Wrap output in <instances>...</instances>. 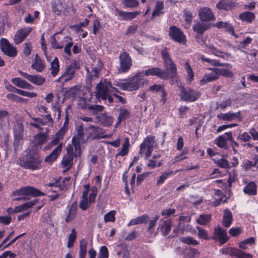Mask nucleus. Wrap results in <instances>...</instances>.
I'll return each instance as SVG.
<instances>
[{
	"label": "nucleus",
	"mask_w": 258,
	"mask_h": 258,
	"mask_svg": "<svg viewBox=\"0 0 258 258\" xmlns=\"http://www.w3.org/2000/svg\"><path fill=\"white\" fill-rule=\"evenodd\" d=\"M216 144L220 148H226L227 147V141L223 136H220L215 140Z\"/></svg>",
	"instance_id": "4d7b16f0"
},
{
	"label": "nucleus",
	"mask_w": 258,
	"mask_h": 258,
	"mask_svg": "<svg viewBox=\"0 0 258 258\" xmlns=\"http://www.w3.org/2000/svg\"><path fill=\"white\" fill-rule=\"evenodd\" d=\"M77 205L74 203L69 208L68 213L65 219L66 222H71L75 219L77 214Z\"/></svg>",
	"instance_id": "72a5a7b5"
},
{
	"label": "nucleus",
	"mask_w": 258,
	"mask_h": 258,
	"mask_svg": "<svg viewBox=\"0 0 258 258\" xmlns=\"http://www.w3.org/2000/svg\"><path fill=\"white\" fill-rule=\"evenodd\" d=\"M87 129L91 130L94 134V138L95 139H105L111 138L112 135L105 134L102 128L95 126L93 125L88 126Z\"/></svg>",
	"instance_id": "4be33fe9"
},
{
	"label": "nucleus",
	"mask_w": 258,
	"mask_h": 258,
	"mask_svg": "<svg viewBox=\"0 0 258 258\" xmlns=\"http://www.w3.org/2000/svg\"><path fill=\"white\" fill-rule=\"evenodd\" d=\"M74 71L71 69L68 70L60 77H59L57 81L59 82L63 81L66 82L72 79L74 76Z\"/></svg>",
	"instance_id": "37998d69"
},
{
	"label": "nucleus",
	"mask_w": 258,
	"mask_h": 258,
	"mask_svg": "<svg viewBox=\"0 0 258 258\" xmlns=\"http://www.w3.org/2000/svg\"><path fill=\"white\" fill-rule=\"evenodd\" d=\"M120 68L118 70L119 73H125L131 68L132 64L131 58L126 52H123L120 55Z\"/></svg>",
	"instance_id": "9b49d317"
},
{
	"label": "nucleus",
	"mask_w": 258,
	"mask_h": 258,
	"mask_svg": "<svg viewBox=\"0 0 258 258\" xmlns=\"http://www.w3.org/2000/svg\"><path fill=\"white\" fill-rule=\"evenodd\" d=\"M258 161V157H256V160L254 163L248 160H245L243 161L242 167L246 170L249 169L252 167L255 166Z\"/></svg>",
	"instance_id": "e2e57ef3"
},
{
	"label": "nucleus",
	"mask_w": 258,
	"mask_h": 258,
	"mask_svg": "<svg viewBox=\"0 0 258 258\" xmlns=\"http://www.w3.org/2000/svg\"><path fill=\"white\" fill-rule=\"evenodd\" d=\"M41 162L38 151L35 149L29 150L26 156L22 159H20L18 164L25 169L33 170H37L39 168Z\"/></svg>",
	"instance_id": "f03ea898"
},
{
	"label": "nucleus",
	"mask_w": 258,
	"mask_h": 258,
	"mask_svg": "<svg viewBox=\"0 0 258 258\" xmlns=\"http://www.w3.org/2000/svg\"><path fill=\"white\" fill-rule=\"evenodd\" d=\"M130 147V140L126 138L122 146L121 150L116 154V156H124L128 154Z\"/></svg>",
	"instance_id": "f704fd0d"
},
{
	"label": "nucleus",
	"mask_w": 258,
	"mask_h": 258,
	"mask_svg": "<svg viewBox=\"0 0 258 258\" xmlns=\"http://www.w3.org/2000/svg\"><path fill=\"white\" fill-rule=\"evenodd\" d=\"M8 99L13 100L17 102H23L25 99L14 94H8L7 95Z\"/></svg>",
	"instance_id": "774afa93"
},
{
	"label": "nucleus",
	"mask_w": 258,
	"mask_h": 258,
	"mask_svg": "<svg viewBox=\"0 0 258 258\" xmlns=\"http://www.w3.org/2000/svg\"><path fill=\"white\" fill-rule=\"evenodd\" d=\"M123 3L127 8H135L139 5V2L137 0H123Z\"/></svg>",
	"instance_id": "0e129e2a"
},
{
	"label": "nucleus",
	"mask_w": 258,
	"mask_h": 258,
	"mask_svg": "<svg viewBox=\"0 0 258 258\" xmlns=\"http://www.w3.org/2000/svg\"><path fill=\"white\" fill-rule=\"evenodd\" d=\"M52 11L56 15H60L64 10V6L60 0H54L51 4Z\"/></svg>",
	"instance_id": "c756f323"
},
{
	"label": "nucleus",
	"mask_w": 258,
	"mask_h": 258,
	"mask_svg": "<svg viewBox=\"0 0 258 258\" xmlns=\"http://www.w3.org/2000/svg\"><path fill=\"white\" fill-rule=\"evenodd\" d=\"M197 229L198 230V236L200 238L204 239H208V233L205 229L200 227H197Z\"/></svg>",
	"instance_id": "69168bd1"
},
{
	"label": "nucleus",
	"mask_w": 258,
	"mask_h": 258,
	"mask_svg": "<svg viewBox=\"0 0 258 258\" xmlns=\"http://www.w3.org/2000/svg\"><path fill=\"white\" fill-rule=\"evenodd\" d=\"M169 35L173 41L180 44L184 45L186 42V36L176 26H172L169 27Z\"/></svg>",
	"instance_id": "0eeeda50"
},
{
	"label": "nucleus",
	"mask_w": 258,
	"mask_h": 258,
	"mask_svg": "<svg viewBox=\"0 0 258 258\" xmlns=\"http://www.w3.org/2000/svg\"><path fill=\"white\" fill-rule=\"evenodd\" d=\"M14 196H18L14 200H26L30 198V197H38L44 195V194L39 190L31 186H26L23 188L16 190L13 192Z\"/></svg>",
	"instance_id": "20e7f679"
},
{
	"label": "nucleus",
	"mask_w": 258,
	"mask_h": 258,
	"mask_svg": "<svg viewBox=\"0 0 258 258\" xmlns=\"http://www.w3.org/2000/svg\"><path fill=\"white\" fill-rule=\"evenodd\" d=\"M19 73L22 76H23L25 79H27L29 81L36 85H42L45 82V78L39 75H29L27 73L23 72L21 71H19Z\"/></svg>",
	"instance_id": "dca6fc26"
},
{
	"label": "nucleus",
	"mask_w": 258,
	"mask_h": 258,
	"mask_svg": "<svg viewBox=\"0 0 258 258\" xmlns=\"http://www.w3.org/2000/svg\"><path fill=\"white\" fill-rule=\"evenodd\" d=\"M243 190L246 194L255 195L256 194V185L254 182H250L244 187Z\"/></svg>",
	"instance_id": "58836bf2"
},
{
	"label": "nucleus",
	"mask_w": 258,
	"mask_h": 258,
	"mask_svg": "<svg viewBox=\"0 0 258 258\" xmlns=\"http://www.w3.org/2000/svg\"><path fill=\"white\" fill-rule=\"evenodd\" d=\"M37 203V200H33L31 201L27 202L24 204L19 205L14 208L13 213H18L21 212L26 211L29 208L32 207Z\"/></svg>",
	"instance_id": "bb28decb"
},
{
	"label": "nucleus",
	"mask_w": 258,
	"mask_h": 258,
	"mask_svg": "<svg viewBox=\"0 0 258 258\" xmlns=\"http://www.w3.org/2000/svg\"><path fill=\"white\" fill-rule=\"evenodd\" d=\"M210 52H211L213 54L219 56V57H222L223 56L222 53L220 51L218 50V49L214 46L213 44H209V45L207 46Z\"/></svg>",
	"instance_id": "680f3d73"
},
{
	"label": "nucleus",
	"mask_w": 258,
	"mask_h": 258,
	"mask_svg": "<svg viewBox=\"0 0 258 258\" xmlns=\"http://www.w3.org/2000/svg\"><path fill=\"white\" fill-rule=\"evenodd\" d=\"M103 67V62L101 59H98L97 63L96 66H92L91 68L89 67H86L87 72V76L89 79L92 80L98 77L99 72Z\"/></svg>",
	"instance_id": "4468645a"
},
{
	"label": "nucleus",
	"mask_w": 258,
	"mask_h": 258,
	"mask_svg": "<svg viewBox=\"0 0 258 258\" xmlns=\"http://www.w3.org/2000/svg\"><path fill=\"white\" fill-rule=\"evenodd\" d=\"M86 108L92 110V114L96 116V115H98L97 112L102 111L104 109V107L99 105H87Z\"/></svg>",
	"instance_id": "3c124183"
},
{
	"label": "nucleus",
	"mask_w": 258,
	"mask_h": 258,
	"mask_svg": "<svg viewBox=\"0 0 258 258\" xmlns=\"http://www.w3.org/2000/svg\"><path fill=\"white\" fill-rule=\"evenodd\" d=\"M31 68L38 72H41L45 68L44 61L38 56L37 54L35 55V60L31 65Z\"/></svg>",
	"instance_id": "7c9ffc66"
},
{
	"label": "nucleus",
	"mask_w": 258,
	"mask_h": 258,
	"mask_svg": "<svg viewBox=\"0 0 258 258\" xmlns=\"http://www.w3.org/2000/svg\"><path fill=\"white\" fill-rule=\"evenodd\" d=\"M142 77L145 76H156L162 79H167L168 75L167 73L159 68H152L147 70L139 71Z\"/></svg>",
	"instance_id": "f8f14e48"
},
{
	"label": "nucleus",
	"mask_w": 258,
	"mask_h": 258,
	"mask_svg": "<svg viewBox=\"0 0 258 258\" xmlns=\"http://www.w3.org/2000/svg\"><path fill=\"white\" fill-rule=\"evenodd\" d=\"M51 74L55 77L59 71V64L58 58L55 57L50 63Z\"/></svg>",
	"instance_id": "ea45409f"
},
{
	"label": "nucleus",
	"mask_w": 258,
	"mask_h": 258,
	"mask_svg": "<svg viewBox=\"0 0 258 258\" xmlns=\"http://www.w3.org/2000/svg\"><path fill=\"white\" fill-rule=\"evenodd\" d=\"M236 7V3L233 2H219L216 5V7L219 10H224L226 11L231 10Z\"/></svg>",
	"instance_id": "473e14b6"
},
{
	"label": "nucleus",
	"mask_w": 258,
	"mask_h": 258,
	"mask_svg": "<svg viewBox=\"0 0 258 258\" xmlns=\"http://www.w3.org/2000/svg\"><path fill=\"white\" fill-rule=\"evenodd\" d=\"M96 196L95 193L91 192L89 194V197H82V200L79 205L80 208L82 210H86L89 208L90 205L95 201Z\"/></svg>",
	"instance_id": "5701e85b"
},
{
	"label": "nucleus",
	"mask_w": 258,
	"mask_h": 258,
	"mask_svg": "<svg viewBox=\"0 0 258 258\" xmlns=\"http://www.w3.org/2000/svg\"><path fill=\"white\" fill-rule=\"evenodd\" d=\"M162 57L164 59L166 67L172 74H176L177 69L175 64L172 61L167 49L165 48L161 51Z\"/></svg>",
	"instance_id": "ddd939ff"
},
{
	"label": "nucleus",
	"mask_w": 258,
	"mask_h": 258,
	"mask_svg": "<svg viewBox=\"0 0 258 258\" xmlns=\"http://www.w3.org/2000/svg\"><path fill=\"white\" fill-rule=\"evenodd\" d=\"M239 17L241 20L248 23H251L255 19L254 14L250 12L242 13L239 15Z\"/></svg>",
	"instance_id": "c03bdc74"
},
{
	"label": "nucleus",
	"mask_w": 258,
	"mask_h": 258,
	"mask_svg": "<svg viewBox=\"0 0 258 258\" xmlns=\"http://www.w3.org/2000/svg\"><path fill=\"white\" fill-rule=\"evenodd\" d=\"M32 30V28L31 27H28L17 31L13 39L14 42L17 44L22 42L31 33Z\"/></svg>",
	"instance_id": "2eb2a0df"
},
{
	"label": "nucleus",
	"mask_w": 258,
	"mask_h": 258,
	"mask_svg": "<svg viewBox=\"0 0 258 258\" xmlns=\"http://www.w3.org/2000/svg\"><path fill=\"white\" fill-rule=\"evenodd\" d=\"M164 4L162 1H158L155 4V6L152 13V18L159 16L163 12Z\"/></svg>",
	"instance_id": "4c0bfd02"
},
{
	"label": "nucleus",
	"mask_w": 258,
	"mask_h": 258,
	"mask_svg": "<svg viewBox=\"0 0 258 258\" xmlns=\"http://www.w3.org/2000/svg\"><path fill=\"white\" fill-rule=\"evenodd\" d=\"M155 143V137L148 136L144 140L140 147L139 155L140 157L145 156V159L149 158L152 154Z\"/></svg>",
	"instance_id": "39448f33"
},
{
	"label": "nucleus",
	"mask_w": 258,
	"mask_h": 258,
	"mask_svg": "<svg viewBox=\"0 0 258 258\" xmlns=\"http://www.w3.org/2000/svg\"><path fill=\"white\" fill-rule=\"evenodd\" d=\"M116 212L114 210L110 211L105 214L104 216V221L105 223L111 222H114L115 221V216Z\"/></svg>",
	"instance_id": "5fc2aeb1"
},
{
	"label": "nucleus",
	"mask_w": 258,
	"mask_h": 258,
	"mask_svg": "<svg viewBox=\"0 0 258 258\" xmlns=\"http://www.w3.org/2000/svg\"><path fill=\"white\" fill-rule=\"evenodd\" d=\"M221 251L223 254H228L231 256H235L236 258H252V255L251 254L234 247L223 248Z\"/></svg>",
	"instance_id": "6e6552de"
},
{
	"label": "nucleus",
	"mask_w": 258,
	"mask_h": 258,
	"mask_svg": "<svg viewBox=\"0 0 258 258\" xmlns=\"http://www.w3.org/2000/svg\"><path fill=\"white\" fill-rule=\"evenodd\" d=\"M23 125L21 122H17L15 125L14 131V137L15 138L20 140L23 138Z\"/></svg>",
	"instance_id": "79ce46f5"
},
{
	"label": "nucleus",
	"mask_w": 258,
	"mask_h": 258,
	"mask_svg": "<svg viewBox=\"0 0 258 258\" xmlns=\"http://www.w3.org/2000/svg\"><path fill=\"white\" fill-rule=\"evenodd\" d=\"M57 145H58L52 151V152L46 157L45 159V162L51 163L57 159L62 150V143H59V142L54 138L47 146H45L44 149L47 150Z\"/></svg>",
	"instance_id": "423d86ee"
},
{
	"label": "nucleus",
	"mask_w": 258,
	"mask_h": 258,
	"mask_svg": "<svg viewBox=\"0 0 258 258\" xmlns=\"http://www.w3.org/2000/svg\"><path fill=\"white\" fill-rule=\"evenodd\" d=\"M172 223L170 220H161L160 221L159 228L160 229L163 235H168L171 228Z\"/></svg>",
	"instance_id": "c85d7f7f"
},
{
	"label": "nucleus",
	"mask_w": 258,
	"mask_h": 258,
	"mask_svg": "<svg viewBox=\"0 0 258 258\" xmlns=\"http://www.w3.org/2000/svg\"><path fill=\"white\" fill-rule=\"evenodd\" d=\"M13 90L12 91L15 92L23 96H26L29 98H33L37 96V94L34 92H26L25 91L20 90L15 87H13Z\"/></svg>",
	"instance_id": "09e8293b"
},
{
	"label": "nucleus",
	"mask_w": 258,
	"mask_h": 258,
	"mask_svg": "<svg viewBox=\"0 0 258 258\" xmlns=\"http://www.w3.org/2000/svg\"><path fill=\"white\" fill-rule=\"evenodd\" d=\"M115 16H118V19L121 21H131L140 14V12L138 11L127 12L120 11L117 9H115Z\"/></svg>",
	"instance_id": "f3484780"
},
{
	"label": "nucleus",
	"mask_w": 258,
	"mask_h": 258,
	"mask_svg": "<svg viewBox=\"0 0 258 258\" xmlns=\"http://www.w3.org/2000/svg\"><path fill=\"white\" fill-rule=\"evenodd\" d=\"M0 47L4 54L10 57H15L17 54L16 48L6 38H2L1 39Z\"/></svg>",
	"instance_id": "9d476101"
},
{
	"label": "nucleus",
	"mask_w": 258,
	"mask_h": 258,
	"mask_svg": "<svg viewBox=\"0 0 258 258\" xmlns=\"http://www.w3.org/2000/svg\"><path fill=\"white\" fill-rule=\"evenodd\" d=\"M240 115V112L232 113L228 112L227 113H221L217 115V118L223 121H232Z\"/></svg>",
	"instance_id": "a878e982"
},
{
	"label": "nucleus",
	"mask_w": 258,
	"mask_h": 258,
	"mask_svg": "<svg viewBox=\"0 0 258 258\" xmlns=\"http://www.w3.org/2000/svg\"><path fill=\"white\" fill-rule=\"evenodd\" d=\"M108 250L105 246H102L100 248L98 258H108Z\"/></svg>",
	"instance_id": "052dcab7"
},
{
	"label": "nucleus",
	"mask_w": 258,
	"mask_h": 258,
	"mask_svg": "<svg viewBox=\"0 0 258 258\" xmlns=\"http://www.w3.org/2000/svg\"><path fill=\"white\" fill-rule=\"evenodd\" d=\"M210 28V25L203 22H198L193 26V30L197 33L202 34Z\"/></svg>",
	"instance_id": "e433bc0d"
},
{
	"label": "nucleus",
	"mask_w": 258,
	"mask_h": 258,
	"mask_svg": "<svg viewBox=\"0 0 258 258\" xmlns=\"http://www.w3.org/2000/svg\"><path fill=\"white\" fill-rule=\"evenodd\" d=\"M232 219V213L228 209L225 210L223 217V225L226 227H229L231 224Z\"/></svg>",
	"instance_id": "c9c22d12"
},
{
	"label": "nucleus",
	"mask_w": 258,
	"mask_h": 258,
	"mask_svg": "<svg viewBox=\"0 0 258 258\" xmlns=\"http://www.w3.org/2000/svg\"><path fill=\"white\" fill-rule=\"evenodd\" d=\"M209 70L211 72L205 73L202 79L200 80V84L201 85H205L208 83L214 81L219 78L216 69L209 68Z\"/></svg>",
	"instance_id": "a211bd4d"
},
{
	"label": "nucleus",
	"mask_w": 258,
	"mask_h": 258,
	"mask_svg": "<svg viewBox=\"0 0 258 258\" xmlns=\"http://www.w3.org/2000/svg\"><path fill=\"white\" fill-rule=\"evenodd\" d=\"M180 240L182 242L188 244L196 245L198 244V242L190 237H182L180 238Z\"/></svg>",
	"instance_id": "13d9d810"
},
{
	"label": "nucleus",
	"mask_w": 258,
	"mask_h": 258,
	"mask_svg": "<svg viewBox=\"0 0 258 258\" xmlns=\"http://www.w3.org/2000/svg\"><path fill=\"white\" fill-rule=\"evenodd\" d=\"M84 136V128L82 125L79 126L77 129V134L72 139V144L77 149L79 147V144Z\"/></svg>",
	"instance_id": "393cba45"
},
{
	"label": "nucleus",
	"mask_w": 258,
	"mask_h": 258,
	"mask_svg": "<svg viewBox=\"0 0 258 258\" xmlns=\"http://www.w3.org/2000/svg\"><path fill=\"white\" fill-rule=\"evenodd\" d=\"M214 237L218 240L221 244L226 243L228 240L227 231L219 226L215 228Z\"/></svg>",
	"instance_id": "aec40b11"
},
{
	"label": "nucleus",
	"mask_w": 258,
	"mask_h": 258,
	"mask_svg": "<svg viewBox=\"0 0 258 258\" xmlns=\"http://www.w3.org/2000/svg\"><path fill=\"white\" fill-rule=\"evenodd\" d=\"M77 237V233L76 230L75 229H72L71 230V233L69 235L68 241L67 243V247L68 248H71L73 246L74 242L76 239Z\"/></svg>",
	"instance_id": "864d4df0"
},
{
	"label": "nucleus",
	"mask_w": 258,
	"mask_h": 258,
	"mask_svg": "<svg viewBox=\"0 0 258 258\" xmlns=\"http://www.w3.org/2000/svg\"><path fill=\"white\" fill-rule=\"evenodd\" d=\"M216 163L221 168H228L230 167L228 161L224 158H221L220 159L217 160Z\"/></svg>",
	"instance_id": "338daca9"
},
{
	"label": "nucleus",
	"mask_w": 258,
	"mask_h": 258,
	"mask_svg": "<svg viewBox=\"0 0 258 258\" xmlns=\"http://www.w3.org/2000/svg\"><path fill=\"white\" fill-rule=\"evenodd\" d=\"M148 220V216L147 215H143L140 217L131 220L128 224V226L135 225L141 223H146Z\"/></svg>",
	"instance_id": "de8ad7c7"
},
{
	"label": "nucleus",
	"mask_w": 258,
	"mask_h": 258,
	"mask_svg": "<svg viewBox=\"0 0 258 258\" xmlns=\"http://www.w3.org/2000/svg\"><path fill=\"white\" fill-rule=\"evenodd\" d=\"M74 156L72 155H65L61 161V164L63 168L66 170H69L73 165Z\"/></svg>",
	"instance_id": "a19ab883"
},
{
	"label": "nucleus",
	"mask_w": 258,
	"mask_h": 258,
	"mask_svg": "<svg viewBox=\"0 0 258 258\" xmlns=\"http://www.w3.org/2000/svg\"><path fill=\"white\" fill-rule=\"evenodd\" d=\"M96 117L98 122L105 126H109L113 122L111 116L107 115L106 113H99L98 115H96Z\"/></svg>",
	"instance_id": "b1692460"
},
{
	"label": "nucleus",
	"mask_w": 258,
	"mask_h": 258,
	"mask_svg": "<svg viewBox=\"0 0 258 258\" xmlns=\"http://www.w3.org/2000/svg\"><path fill=\"white\" fill-rule=\"evenodd\" d=\"M184 70L187 74L186 81L190 83L194 79V74L193 71L188 61L185 63Z\"/></svg>",
	"instance_id": "a18cd8bd"
},
{
	"label": "nucleus",
	"mask_w": 258,
	"mask_h": 258,
	"mask_svg": "<svg viewBox=\"0 0 258 258\" xmlns=\"http://www.w3.org/2000/svg\"><path fill=\"white\" fill-rule=\"evenodd\" d=\"M201 94L198 91L190 88H182L180 92V97L182 100L188 102L196 101L200 96Z\"/></svg>",
	"instance_id": "1a4fd4ad"
},
{
	"label": "nucleus",
	"mask_w": 258,
	"mask_h": 258,
	"mask_svg": "<svg viewBox=\"0 0 258 258\" xmlns=\"http://www.w3.org/2000/svg\"><path fill=\"white\" fill-rule=\"evenodd\" d=\"M217 74H218V77H219L220 76H223L224 77H227L228 78H232L233 76V73L227 69H216Z\"/></svg>",
	"instance_id": "6e6d98bb"
},
{
	"label": "nucleus",
	"mask_w": 258,
	"mask_h": 258,
	"mask_svg": "<svg viewBox=\"0 0 258 258\" xmlns=\"http://www.w3.org/2000/svg\"><path fill=\"white\" fill-rule=\"evenodd\" d=\"M147 84V80L143 78L139 71L134 76L119 81L117 85L123 90L133 91L139 90Z\"/></svg>",
	"instance_id": "f257e3e1"
},
{
	"label": "nucleus",
	"mask_w": 258,
	"mask_h": 258,
	"mask_svg": "<svg viewBox=\"0 0 258 258\" xmlns=\"http://www.w3.org/2000/svg\"><path fill=\"white\" fill-rule=\"evenodd\" d=\"M213 26L219 29H224L230 34L234 35V29L233 26L227 22L219 21L214 24Z\"/></svg>",
	"instance_id": "cd10ccee"
},
{
	"label": "nucleus",
	"mask_w": 258,
	"mask_h": 258,
	"mask_svg": "<svg viewBox=\"0 0 258 258\" xmlns=\"http://www.w3.org/2000/svg\"><path fill=\"white\" fill-rule=\"evenodd\" d=\"M173 174V172L172 171H170L167 172L163 173L159 178L157 180V184L158 185H160L162 184L164 181L168 178V177Z\"/></svg>",
	"instance_id": "bf43d9fd"
},
{
	"label": "nucleus",
	"mask_w": 258,
	"mask_h": 258,
	"mask_svg": "<svg viewBox=\"0 0 258 258\" xmlns=\"http://www.w3.org/2000/svg\"><path fill=\"white\" fill-rule=\"evenodd\" d=\"M13 83L18 87L26 89H32L33 87L31 84L25 80L19 78H13L12 80Z\"/></svg>",
	"instance_id": "2f4dec72"
},
{
	"label": "nucleus",
	"mask_w": 258,
	"mask_h": 258,
	"mask_svg": "<svg viewBox=\"0 0 258 258\" xmlns=\"http://www.w3.org/2000/svg\"><path fill=\"white\" fill-rule=\"evenodd\" d=\"M130 117V112L125 108L120 109L119 114L118 117L117 124L120 123L122 120H124Z\"/></svg>",
	"instance_id": "8fccbe9b"
},
{
	"label": "nucleus",
	"mask_w": 258,
	"mask_h": 258,
	"mask_svg": "<svg viewBox=\"0 0 258 258\" xmlns=\"http://www.w3.org/2000/svg\"><path fill=\"white\" fill-rule=\"evenodd\" d=\"M87 241L84 239L81 240L80 242L79 258H85L87 252Z\"/></svg>",
	"instance_id": "49530a36"
},
{
	"label": "nucleus",
	"mask_w": 258,
	"mask_h": 258,
	"mask_svg": "<svg viewBox=\"0 0 258 258\" xmlns=\"http://www.w3.org/2000/svg\"><path fill=\"white\" fill-rule=\"evenodd\" d=\"M97 92L96 95L98 97L101 98L103 100H107L111 103L113 101L111 95L117 96V90L113 87L111 83L107 82V83L104 84L99 83L96 86Z\"/></svg>",
	"instance_id": "7ed1b4c3"
},
{
	"label": "nucleus",
	"mask_w": 258,
	"mask_h": 258,
	"mask_svg": "<svg viewBox=\"0 0 258 258\" xmlns=\"http://www.w3.org/2000/svg\"><path fill=\"white\" fill-rule=\"evenodd\" d=\"M211 220V216L207 214H201L197 219V222L200 225H205Z\"/></svg>",
	"instance_id": "603ef678"
},
{
	"label": "nucleus",
	"mask_w": 258,
	"mask_h": 258,
	"mask_svg": "<svg viewBox=\"0 0 258 258\" xmlns=\"http://www.w3.org/2000/svg\"><path fill=\"white\" fill-rule=\"evenodd\" d=\"M200 20L203 22H208L215 20V17L211 9L208 7L201 8L199 12Z\"/></svg>",
	"instance_id": "6ab92c4d"
},
{
	"label": "nucleus",
	"mask_w": 258,
	"mask_h": 258,
	"mask_svg": "<svg viewBox=\"0 0 258 258\" xmlns=\"http://www.w3.org/2000/svg\"><path fill=\"white\" fill-rule=\"evenodd\" d=\"M48 139V135L47 133H39L35 135L34 137L33 143L35 145V148L37 150L41 149V146L46 143Z\"/></svg>",
	"instance_id": "412c9836"
}]
</instances>
